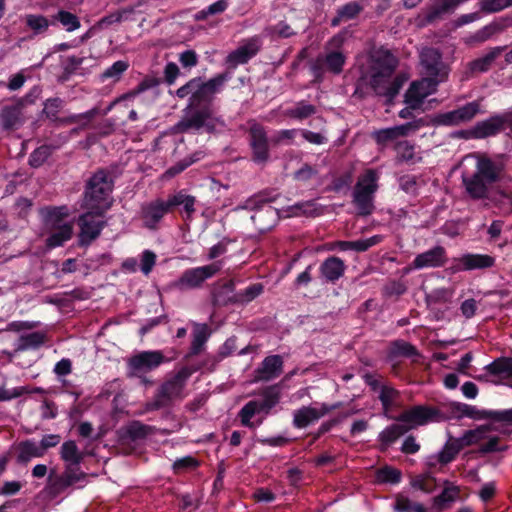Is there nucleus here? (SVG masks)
Instances as JSON below:
<instances>
[{
    "label": "nucleus",
    "mask_w": 512,
    "mask_h": 512,
    "mask_svg": "<svg viewBox=\"0 0 512 512\" xmlns=\"http://www.w3.org/2000/svg\"><path fill=\"white\" fill-rule=\"evenodd\" d=\"M389 355L391 358L419 356L418 350L414 345L404 340H396L391 344Z\"/></svg>",
    "instance_id": "46"
},
{
    "label": "nucleus",
    "mask_w": 512,
    "mask_h": 512,
    "mask_svg": "<svg viewBox=\"0 0 512 512\" xmlns=\"http://www.w3.org/2000/svg\"><path fill=\"white\" fill-rule=\"evenodd\" d=\"M270 201L271 200L266 198L263 194H256V195L249 197L244 202L238 204L233 209V211H240V210L255 211L261 205L265 204V202H270Z\"/></svg>",
    "instance_id": "58"
},
{
    "label": "nucleus",
    "mask_w": 512,
    "mask_h": 512,
    "mask_svg": "<svg viewBox=\"0 0 512 512\" xmlns=\"http://www.w3.org/2000/svg\"><path fill=\"white\" fill-rule=\"evenodd\" d=\"M234 283L228 281L213 293L214 303L217 305H226L235 302Z\"/></svg>",
    "instance_id": "48"
},
{
    "label": "nucleus",
    "mask_w": 512,
    "mask_h": 512,
    "mask_svg": "<svg viewBox=\"0 0 512 512\" xmlns=\"http://www.w3.org/2000/svg\"><path fill=\"white\" fill-rule=\"evenodd\" d=\"M129 64L127 61L119 60L114 62L110 67L105 69L102 73V79L119 80L121 75L128 69Z\"/></svg>",
    "instance_id": "60"
},
{
    "label": "nucleus",
    "mask_w": 512,
    "mask_h": 512,
    "mask_svg": "<svg viewBox=\"0 0 512 512\" xmlns=\"http://www.w3.org/2000/svg\"><path fill=\"white\" fill-rule=\"evenodd\" d=\"M479 5L481 11L494 13L512 5V0H480Z\"/></svg>",
    "instance_id": "62"
},
{
    "label": "nucleus",
    "mask_w": 512,
    "mask_h": 512,
    "mask_svg": "<svg viewBox=\"0 0 512 512\" xmlns=\"http://www.w3.org/2000/svg\"><path fill=\"white\" fill-rule=\"evenodd\" d=\"M363 380L373 392L378 393L383 415L389 419H395L396 417L392 416L391 413L395 408L400 407V392L392 385L382 383L375 375L370 373H365Z\"/></svg>",
    "instance_id": "8"
},
{
    "label": "nucleus",
    "mask_w": 512,
    "mask_h": 512,
    "mask_svg": "<svg viewBox=\"0 0 512 512\" xmlns=\"http://www.w3.org/2000/svg\"><path fill=\"white\" fill-rule=\"evenodd\" d=\"M195 204L196 198L187 194L184 190H180L167 198V205L170 211L176 207H182L181 211L185 213L187 219L192 218L195 212Z\"/></svg>",
    "instance_id": "30"
},
{
    "label": "nucleus",
    "mask_w": 512,
    "mask_h": 512,
    "mask_svg": "<svg viewBox=\"0 0 512 512\" xmlns=\"http://www.w3.org/2000/svg\"><path fill=\"white\" fill-rule=\"evenodd\" d=\"M113 187L111 173L106 169L97 170L85 184L82 208L98 209L100 213H106L112 206Z\"/></svg>",
    "instance_id": "5"
},
{
    "label": "nucleus",
    "mask_w": 512,
    "mask_h": 512,
    "mask_svg": "<svg viewBox=\"0 0 512 512\" xmlns=\"http://www.w3.org/2000/svg\"><path fill=\"white\" fill-rule=\"evenodd\" d=\"M394 509L397 512H427L421 503L412 502L406 497L397 498Z\"/></svg>",
    "instance_id": "57"
},
{
    "label": "nucleus",
    "mask_w": 512,
    "mask_h": 512,
    "mask_svg": "<svg viewBox=\"0 0 512 512\" xmlns=\"http://www.w3.org/2000/svg\"><path fill=\"white\" fill-rule=\"evenodd\" d=\"M325 65L327 71L338 75L343 71L346 57L339 50L326 52L325 55L319 56Z\"/></svg>",
    "instance_id": "40"
},
{
    "label": "nucleus",
    "mask_w": 512,
    "mask_h": 512,
    "mask_svg": "<svg viewBox=\"0 0 512 512\" xmlns=\"http://www.w3.org/2000/svg\"><path fill=\"white\" fill-rule=\"evenodd\" d=\"M199 367L183 366L169 375L158 388L153 400L145 405L147 411H156L170 406L174 401H181L187 396V382Z\"/></svg>",
    "instance_id": "4"
},
{
    "label": "nucleus",
    "mask_w": 512,
    "mask_h": 512,
    "mask_svg": "<svg viewBox=\"0 0 512 512\" xmlns=\"http://www.w3.org/2000/svg\"><path fill=\"white\" fill-rule=\"evenodd\" d=\"M395 150L398 162L414 164L421 160V157H418L415 153V146L407 140L397 142Z\"/></svg>",
    "instance_id": "45"
},
{
    "label": "nucleus",
    "mask_w": 512,
    "mask_h": 512,
    "mask_svg": "<svg viewBox=\"0 0 512 512\" xmlns=\"http://www.w3.org/2000/svg\"><path fill=\"white\" fill-rule=\"evenodd\" d=\"M503 130L498 114L477 122L467 133L473 139H485L497 135Z\"/></svg>",
    "instance_id": "26"
},
{
    "label": "nucleus",
    "mask_w": 512,
    "mask_h": 512,
    "mask_svg": "<svg viewBox=\"0 0 512 512\" xmlns=\"http://www.w3.org/2000/svg\"><path fill=\"white\" fill-rule=\"evenodd\" d=\"M152 431V428L143 424L140 421H132L126 427V435L131 440H138L147 437Z\"/></svg>",
    "instance_id": "53"
},
{
    "label": "nucleus",
    "mask_w": 512,
    "mask_h": 512,
    "mask_svg": "<svg viewBox=\"0 0 512 512\" xmlns=\"http://www.w3.org/2000/svg\"><path fill=\"white\" fill-rule=\"evenodd\" d=\"M55 148L51 145H42L36 148L29 156V164L31 167H40L52 154Z\"/></svg>",
    "instance_id": "54"
},
{
    "label": "nucleus",
    "mask_w": 512,
    "mask_h": 512,
    "mask_svg": "<svg viewBox=\"0 0 512 512\" xmlns=\"http://www.w3.org/2000/svg\"><path fill=\"white\" fill-rule=\"evenodd\" d=\"M278 219V210L269 205V202H265V204L261 205L254 211V214L251 216V221L259 233H265L269 231L276 225Z\"/></svg>",
    "instance_id": "23"
},
{
    "label": "nucleus",
    "mask_w": 512,
    "mask_h": 512,
    "mask_svg": "<svg viewBox=\"0 0 512 512\" xmlns=\"http://www.w3.org/2000/svg\"><path fill=\"white\" fill-rule=\"evenodd\" d=\"M52 19L54 23L59 22L67 32H73L81 26L79 18L66 10H59L52 16Z\"/></svg>",
    "instance_id": "47"
},
{
    "label": "nucleus",
    "mask_w": 512,
    "mask_h": 512,
    "mask_svg": "<svg viewBox=\"0 0 512 512\" xmlns=\"http://www.w3.org/2000/svg\"><path fill=\"white\" fill-rule=\"evenodd\" d=\"M165 361L166 358L160 350L142 351L128 360V375L142 377L146 373L158 368Z\"/></svg>",
    "instance_id": "12"
},
{
    "label": "nucleus",
    "mask_w": 512,
    "mask_h": 512,
    "mask_svg": "<svg viewBox=\"0 0 512 512\" xmlns=\"http://www.w3.org/2000/svg\"><path fill=\"white\" fill-rule=\"evenodd\" d=\"M438 414L439 412L435 408L416 405L402 412L398 417L395 418V420L406 424V427H409L410 431L418 426L425 425L428 422L434 420Z\"/></svg>",
    "instance_id": "18"
},
{
    "label": "nucleus",
    "mask_w": 512,
    "mask_h": 512,
    "mask_svg": "<svg viewBox=\"0 0 512 512\" xmlns=\"http://www.w3.org/2000/svg\"><path fill=\"white\" fill-rule=\"evenodd\" d=\"M80 464H66L61 475L49 478L48 489L51 494L58 495L68 487L85 479L86 474L81 471Z\"/></svg>",
    "instance_id": "16"
},
{
    "label": "nucleus",
    "mask_w": 512,
    "mask_h": 512,
    "mask_svg": "<svg viewBox=\"0 0 512 512\" xmlns=\"http://www.w3.org/2000/svg\"><path fill=\"white\" fill-rule=\"evenodd\" d=\"M398 64V57L384 47L373 51L370 55L369 84L377 95L385 97L388 102L393 101L407 80L404 75H397L391 79Z\"/></svg>",
    "instance_id": "2"
},
{
    "label": "nucleus",
    "mask_w": 512,
    "mask_h": 512,
    "mask_svg": "<svg viewBox=\"0 0 512 512\" xmlns=\"http://www.w3.org/2000/svg\"><path fill=\"white\" fill-rule=\"evenodd\" d=\"M132 14H134V8H123L101 18V20L99 21V25L100 27H108L115 23H120L122 21L128 20Z\"/></svg>",
    "instance_id": "49"
},
{
    "label": "nucleus",
    "mask_w": 512,
    "mask_h": 512,
    "mask_svg": "<svg viewBox=\"0 0 512 512\" xmlns=\"http://www.w3.org/2000/svg\"><path fill=\"white\" fill-rule=\"evenodd\" d=\"M248 134L252 160L257 164H265L270 158L269 141L265 128L255 123L250 126Z\"/></svg>",
    "instance_id": "14"
},
{
    "label": "nucleus",
    "mask_w": 512,
    "mask_h": 512,
    "mask_svg": "<svg viewBox=\"0 0 512 512\" xmlns=\"http://www.w3.org/2000/svg\"><path fill=\"white\" fill-rule=\"evenodd\" d=\"M485 113L482 110L480 100L466 103L465 105L444 113H439L433 118V124L437 126H458L471 121L478 114Z\"/></svg>",
    "instance_id": "11"
},
{
    "label": "nucleus",
    "mask_w": 512,
    "mask_h": 512,
    "mask_svg": "<svg viewBox=\"0 0 512 512\" xmlns=\"http://www.w3.org/2000/svg\"><path fill=\"white\" fill-rule=\"evenodd\" d=\"M47 340L44 332L35 331L27 334H22L14 343L16 352H24L28 350H37L42 347Z\"/></svg>",
    "instance_id": "32"
},
{
    "label": "nucleus",
    "mask_w": 512,
    "mask_h": 512,
    "mask_svg": "<svg viewBox=\"0 0 512 512\" xmlns=\"http://www.w3.org/2000/svg\"><path fill=\"white\" fill-rule=\"evenodd\" d=\"M420 123L418 121L408 122L402 125L389 127L375 131L373 138L379 145H385L387 142L397 139L398 137L407 136L410 132L418 130Z\"/></svg>",
    "instance_id": "27"
},
{
    "label": "nucleus",
    "mask_w": 512,
    "mask_h": 512,
    "mask_svg": "<svg viewBox=\"0 0 512 512\" xmlns=\"http://www.w3.org/2000/svg\"><path fill=\"white\" fill-rule=\"evenodd\" d=\"M408 431L409 427H406V424H403V422L398 421L384 428L378 435V441L380 443L381 450L384 451L388 449Z\"/></svg>",
    "instance_id": "31"
},
{
    "label": "nucleus",
    "mask_w": 512,
    "mask_h": 512,
    "mask_svg": "<svg viewBox=\"0 0 512 512\" xmlns=\"http://www.w3.org/2000/svg\"><path fill=\"white\" fill-rule=\"evenodd\" d=\"M263 285L261 283H254L244 289L242 292L236 294L235 302L249 303L257 298L263 292Z\"/></svg>",
    "instance_id": "56"
},
{
    "label": "nucleus",
    "mask_w": 512,
    "mask_h": 512,
    "mask_svg": "<svg viewBox=\"0 0 512 512\" xmlns=\"http://www.w3.org/2000/svg\"><path fill=\"white\" fill-rule=\"evenodd\" d=\"M60 456L66 464H80L84 459L85 453L78 449L75 441L69 440L62 444Z\"/></svg>",
    "instance_id": "42"
},
{
    "label": "nucleus",
    "mask_w": 512,
    "mask_h": 512,
    "mask_svg": "<svg viewBox=\"0 0 512 512\" xmlns=\"http://www.w3.org/2000/svg\"><path fill=\"white\" fill-rule=\"evenodd\" d=\"M485 370L494 376L512 378V357H500L485 366Z\"/></svg>",
    "instance_id": "41"
},
{
    "label": "nucleus",
    "mask_w": 512,
    "mask_h": 512,
    "mask_svg": "<svg viewBox=\"0 0 512 512\" xmlns=\"http://www.w3.org/2000/svg\"><path fill=\"white\" fill-rule=\"evenodd\" d=\"M383 236L382 235H374L367 239H360L356 241H338L336 243V246L341 251H348L353 250L356 252H365L371 247L379 244L382 242Z\"/></svg>",
    "instance_id": "36"
},
{
    "label": "nucleus",
    "mask_w": 512,
    "mask_h": 512,
    "mask_svg": "<svg viewBox=\"0 0 512 512\" xmlns=\"http://www.w3.org/2000/svg\"><path fill=\"white\" fill-rule=\"evenodd\" d=\"M346 265L342 259L336 256H330L320 265L319 271L321 277L330 283L338 281L345 273Z\"/></svg>",
    "instance_id": "28"
},
{
    "label": "nucleus",
    "mask_w": 512,
    "mask_h": 512,
    "mask_svg": "<svg viewBox=\"0 0 512 512\" xmlns=\"http://www.w3.org/2000/svg\"><path fill=\"white\" fill-rule=\"evenodd\" d=\"M170 212L167 200L160 198L142 204L140 209V218L143 226L149 230H156L159 227L163 217Z\"/></svg>",
    "instance_id": "17"
},
{
    "label": "nucleus",
    "mask_w": 512,
    "mask_h": 512,
    "mask_svg": "<svg viewBox=\"0 0 512 512\" xmlns=\"http://www.w3.org/2000/svg\"><path fill=\"white\" fill-rule=\"evenodd\" d=\"M25 24L33 32V35L37 36L46 33L54 22L53 19L50 21L42 14H27L25 16Z\"/></svg>",
    "instance_id": "44"
},
{
    "label": "nucleus",
    "mask_w": 512,
    "mask_h": 512,
    "mask_svg": "<svg viewBox=\"0 0 512 512\" xmlns=\"http://www.w3.org/2000/svg\"><path fill=\"white\" fill-rule=\"evenodd\" d=\"M447 262V253L443 246H435L423 253L418 254L413 260V268L416 270L424 268H438Z\"/></svg>",
    "instance_id": "21"
},
{
    "label": "nucleus",
    "mask_w": 512,
    "mask_h": 512,
    "mask_svg": "<svg viewBox=\"0 0 512 512\" xmlns=\"http://www.w3.org/2000/svg\"><path fill=\"white\" fill-rule=\"evenodd\" d=\"M231 78L230 72L219 73L207 81H203L201 77H194L179 87L175 91V96L180 99L190 96L189 107L204 105L189 110L174 126L175 132H198L204 129L207 133H214L223 130L226 126L225 121L213 114L209 104Z\"/></svg>",
    "instance_id": "1"
},
{
    "label": "nucleus",
    "mask_w": 512,
    "mask_h": 512,
    "mask_svg": "<svg viewBox=\"0 0 512 512\" xmlns=\"http://www.w3.org/2000/svg\"><path fill=\"white\" fill-rule=\"evenodd\" d=\"M52 232L46 239V245L49 248H56L62 246L65 242L71 239L73 234V227L71 223L59 224L56 227H51Z\"/></svg>",
    "instance_id": "35"
},
{
    "label": "nucleus",
    "mask_w": 512,
    "mask_h": 512,
    "mask_svg": "<svg viewBox=\"0 0 512 512\" xmlns=\"http://www.w3.org/2000/svg\"><path fill=\"white\" fill-rule=\"evenodd\" d=\"M157 256L151 250H144L140 256V270L144 275H149L156 264Z\"/></svg>",
    "instance_id": "63"
},
{
    "label": "nucleus",
    "mask_w": 512,
    "mask_h": 512,
    "mask_svg": "<svg viewBox=\"0 0 512 512\" xmlns=\"http://www.w3.org/2000/svg\"><path fill=\"white\" fill-rule=\"evenodd\" d=\"M22 104L15 101L0 110V127L5 131L19 129L25 122Z\"/></svg>",
    "instance_id": "24"
},
{
    "label": "nucleus",
    "mask_w": 512,
    "mask_h": 512,
    "mask_svg": "<svg viewBox=\"0 0 512 512\" xmlns=\"http://www.w3.org/2000/svg\"><path fill=\"white\" fill-rule=\"evenodd\" d=\"M260 47V38L257 36L252 37L236 50L229 53L226 58V62L233 68L238 65L245 64L259 52Z\"/></svg>",
    "instance_id": "20"
},
{
    "label": "nucleus",
    "mask_w": 512,
    "mask_h": 512,
    "mask_svg": "<svg viewBox=\"0 0 512 512\" xmlns=\"http://www.w3.org/2000/svg\"><path fill=\"white\" fill-rule=\"evenodd\" d=\"M505 47H494L487 54L482 57H479L467 64L466 76L472 77L476 74L487 72L492 63L495 61L497 57L500 56Z\"/></svg>",
    "instance_id": "29"
},
{
    "label": "nucleus",
    "mask_w": 512,
    "mask_h": 512,
    "mask_svg": "<svg viewBox=\"0 0 512 512\" xmlns=\"http://www.w3.org/2000/svg\"><path fill=\"white\" fill-rule=\"evenodd\" d=\"M43 456L39 444L33 440H25L18 444L17 462L19 464H27L32 458Z\"/></svg>",
    "instance_id": "37"
},
{
    "label": "nucleus",
    "mask_w": 512,
    "mask_h": 512,
    "mask_svg": "<svg viewBox=\"0 0 512 512\" xmlns=\"http://www.w3.org/2000/svg\"><path fill=\"white\" fill-rule=\"evenodd\" d=\"M441 82H443V78L436 79L427 76L412 82L405 93V103L412 109H418L426 97L436 92L437 86Z\"/></svg>",
    "instance_id": "13"
},
{
    "label": "nucleus",
    "mask_w": 512,
    "mask_h": 512,
    "mask_svg": "<svg viewBox=\"0 0 512 512\" xmlns=\"http://www.w3.org/2000/svg\"><path fill=\"white\" fill-rule=\"evenodd\" d=\"M97 113V108H92L84 113L72 114L66 117H62L59 125L81 123L84 127L91 122V120L97 115Z\"/></svg>",
    "instance_id": "52"
},
{
    "label": "nucleus",
    "mask_w": 512,
    "mask_h": 512,
    "mask_svg": "<svg viewBox=\"0 0 512 512\" xmlns=\"http://www.w3.org/2000/svg\"><path fill=\"white\" fill-rule=\"evenodd\" d=\"M377 479L382 483L397 484L401 481V472L392 467H384L377 472Z\"/></svg>",
    "instance_id": "59"
},
{
    "label": "nucleus",
    "mask_w": 512,
    "mask_h": 512,
    "mask_svg": "<svg viewBox=\"0 0 512 512\" xmlns=\"http://www.w3.org/2000/svg\"><path fill=\"white\" fill-rule=\"evenodd\" d=\"M489 431L488 426H480L476 429L467 430L465 433L461 436V441L467 446H471L473 444L479 443L480 441L488 438L487 433Z\"/></svg>",
    "instance_id": "51"
},
{
    "label": "nucleus",
    "mask_w": 512,
    "mask_h": 512,
    "mask_svg": "<svg viewBox=\"0 0 512 512\" xmlns=\"http://www.w3.org/2000/svg\"><path fill=\"white\" fill-rule=\"evenodd\" d=\"M363 11V6L356 2H348L336 10V15L331 19V26L337 27L343 22L354 20Z\"/></svg>",
    "instance_id": "33"
},
{
    "label": "nucleus",
    "mask_w": 512,
    "mask_h": 512,
    "mask_svg": "<svg viewBox=\"0 0 512 512\" xmlns=\"http://www.w3.org/2000/svg\"><path fill=\"white\" fill-rule=\"evenodd\" d=\"M420 64L422 72L427 77L436 79L443 78V81L445 80L447 73L442 62V55L437 49L430 47L423 48L420 53Z\"/></svg>",
    "instance_id": "19"
},
{
    "label": "nucleus",
    "mask_w": 512,
    "mask_h": 512,
    "mask_svg": "<svg viewBox=\"0 0 512 512\" xmlns=\"http://www.w3.org/2000/svg\"><path fill=\"white\" fill-rule=\"evenodd\" d=\"M235 349L236 340L234 338H228L219 348L217 355L211 357L212 365L215 366L218 362L231 355Z\"/></svg>",
    "instance_id": "64"
},
{
    "label": "nucleus",
    "mask_w": 512,
    "mask_h": 512,
    "mask_svg": "<svg viewBox=\"0 0 512 512\" xmlns=\"http://www.w3.org/2000/svg\"><path fill=\"white\" fill-rule=\"evenodd\" d=\"M222 268V261H215L209 265L190 268L173 282L172 286L179 291L199 288L205 280L213 277Z\"/></svg>",
    "instance_id": "10"
},
{
    "label": "nucleus",
    "mask_w": 512,
    "mask_h": 512,
    "mask_svg": "<svg viewBox=\"0 0 512 512\" xmlns=\"http://www.w3.org/2000/svg\"><path fill=\"white\" fill-rule=\"evenodd\" d=\"M316 111L314 105L300 101L293 108L287 110V115L294 119L303 120L314 115Z\"/></svg>",
    "instance_id": "50"
},
{
    "label": "nucleus",
    "mask_w": 512,
    "mask_h": 512,
    "mask_svg": "<svg viewBox=\"0 0 512 512\" xmlns=\"http://www.w3.org/2000/svg\"><path fill=\"white\" fill-rule=\"evenodd\" d=\"M78 218L80 232L78 235L79 246L87 247L96 240L107 222L103 219L105 213H100L98 209H86Z\"/></svg>",
    "instance_id": "9"
},
{
    "label": "nucleus",
    "mask_w": 512,
    "mask_h": 512,
    "mask_svg": "<svg viewBox=\"0 0 512 512\" xmlns=\"http://www.w3.org/2000/svg\"><path fill=\"white\" fill-rule=\"evenodd\" d=\"M261 400L247 402L238 412V418L244 427L255 429L263 423V419L252 421V418L259 413L270 414L271 410L280 402L281 383L265 388Z\"/></svg>",
    "instance_id": "6"
},
{
    "label": "nucleus",
    "mask_w": 512,
    "mask_h": 512,
    "mask_svg": "<svg viewBox=\"0 0 512 512\" xmlns=\"http://www.w3.org/2000/svg\"><path fill=\"white\" fill-rule=\"evenodd\" d=\"M209 335L207 324L193 323L191 347L185 358L198 355L203 350Z\"/></svg>",
    "instance_id": "34"
},
{
    "label": "nucleus",
    "mask_w": 512,
    "mask_h": 512,
    "mask_svg": "<svg viewBox=\"0 0 512 512\" xmlns=\"http://www.w3.org/2000/svg\"><path fill=\"white\" fill-rule=\"evenodd\" d=\"M505 164L501 157L477 156L475 169L462 172L461 179L465 192L473 200L486 199L494 184L501 181Z\"/></svg>",
    "instance_id": "3"
},
{
    "label": "nucleus",
    "mask_w": 512,
    "mask_h": 512,
    "mask_svg": "<svg viewBox=\"0 0 512 512\" xmlns=\"http://www.w3.org/2000/svg\"><path fill=\"white\" fill-rule=\"evenodd\" d=\"M283 358L280 355H270L263 359L255 370V381L268 382L283 372Z\"/></svg>",
    "instance_id": "25"
},
{
    "label": "nucleus",
    "mask_w": 512,
    "mask_h": 512,
    "mask_svg": "<svg viewBox=\"0 0 512 512\" xmlns=\"http://www.w3.org/2000/svg\"><path fill=\"white\" fill-rule=\"evenodd\" d=\"M451 270L453 272L470 271L475 269L490 268L494 265L495 259L486 254H471L467 253L455 260Z\"/></svg>",
    "instance_id": "22"
},
{
    "label": "nucleus",
    "mask_w": 512,
    "mask_h": 512,
    "mask_svg": "<svg viewBox=\"0 0 512 512\" xmlns=\"http://www.w3.org/2000/svg\"><path fill=\"white\" fill-rule=\"evenodd\" d=\"M460 489L458 486L445 481L443 491L433 499V505L439 509L444 510L449 504L455 502L459 497Z\"/></svg>",
    "instance_id": "39"
},
{
    "label": "nucleus",
    "mask_w": 512,
    "mask_h": 512,
    "mask_svg": "<svg viewBox=\"0 0 512 512\" xmlns=\"http://www.w3.org/2000/svg\"><path fill=\"white\" fill-rule=\"evenodd\" d=\"M65 106V101L59 97L48 98L43 103L42 114L49 121L56 123L59 125L62 117L59 116V113Z\"/></svg>",
    "instance_id": "43"
},
{
    "label": "nucleus",
    "mask_w": 512,
    "mask_h": 512,
    "mask_svg": "<svg viewBox=\"0 0 512 512\" xmlns=\"http://www.w3.org/2000/svg\"><path fill=\"white\" fill-rule=\"evenodd\" d=\"M482 417L496 422L512 425V408L505 410H488L482 412Z\"/></svg>",
    "instance_id": "61"
},
{
    "label": "nucleus",
    "mask_w": 512,
    "mask_h": 512,
    "mask_svg": "<svg viewBox=\"0 0 512 512\" xmlns=\"http://www.w3.org/2000/svg\"><path fill=\"white\" fill-rule=\"evenodd\" d=\"M45 212L46 222L50 227H56L59 224H63V218L68 215V209L66 206L48 207Z\"/></svg>",
    "instance_id": "55"
},
{
    "label": "nucleus",
    "mask_w": 512,
    "mask_h": 512,
    "mask_svg": "<svg viewBox=\"0 0 512 512\" xmlns=\"http://www.w3.org/2000/svg\"><path fill=\"white\" fill-rule=\"evenodd\" d=\"M460 3V0H436L428 9L426 19L428 22H434L443 15L453 11Z\"/></svg>",
    "instance_id": "38"
},
{
    "label": "nucleus",
    "mask_w": 512,
    "mask_h": 512,
    "mask_svg": "<svg viewBox=\"0 0 512 512\" xmlns=\"http://www.w3.org/2000/svg\"><path fill=\"white\" fill-rule=\"evenodd\" d=\"M341 405L342 403L337 402L332 405L321 403L318 406H302L293 413V425L296 428H305Z\"/></svg>",
    "instance_id": "15"
},
{
    "label": "nucleus",
    "mask_w": 512,
    "mask_h": 512,
    "mask_svg": "<svg viewBox=\"0 0 512 512\" xmlns=\"http://www.w3.org/2000/svg\"><path fill=\"white\" fill-rule=\"evenodd\" d=\"M377 181V173L372 169L367 170L358 178L352 193V203L359 216L366 217L374 212V198L378 189Z\"/></svg>",
    "instance_id": "7"
}]
</instances>
